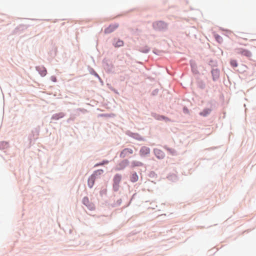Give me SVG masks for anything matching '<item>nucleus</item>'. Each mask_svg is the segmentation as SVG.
<instances>
[{
  "label": "nucleus",
  "mask_w": 256,
  "mask_h": 256,
  "mask_svg": "<svg viewBox=\"0 0 256 256\" xmlns=\"http://www.w3.org/2000/svg\"><path fill=\"white\" fill-rule=\"evenodd\" d=\"M236 50L238 54L245 56L247 58H250L252 56L251 52L248 50L244 49L242 48H238L236 49Z\"/></svg>",
  "instance_id": "obj_3"
},
{
  "label": "nucleus",
  "mask_w": 256,
  "mask_h": 256,
  "mask_svg": "<svg viewBox=\"0 0 256 256\" xmlns=\"http://www.w3.org/2000/svg\"><path fill=\"white\" fill-rule=\"evenodd\" d=\"M104 172V170H98L94 172V174L95 175H100L102 174Z\"/></svg>",
  "instance_id": "obj_17"
},
{
  "label": "nucleus",
  "mask_w": 256,
  "mask_h": 256,
  "mask_svg": "<svg viewBox=\"0 0 256 256\" xmlns=\"http://www.w3.org/2000/svg\"><path fill=\"white\" fill-rule=\"evenodd\" d=\"M133 153V150L131 148H126L124 149L120 154V157L124 158L128 156Z\"/></svg>",
  "instance_id": "obj_4"
},
{
  "label": "nucleus",
  "mask_w": 256,
  "mask_h": 256,
  "mask_svg": "<svg viewBox=\"0 0 256 256\" xmlns=\"http://www.w3.org/2000/svg\"><path fill=\"white\" fill-rule=\"evenodd\" d=\"M96 179V176L94 174H92L88 178V186L91 188L94 184Z\"/></svg>",
  "instance_id": "obj_10"
},
{
  "label": "nucleus",
  "mask_w": 256,
  "mask_h": 256,
  "mask_svg": "<svg viewBox=\"0 0 256 256\" xmlns=\"http://www.w3.org/2000/svg\"><path fill=\"white\" fill-rule=\"evenodd\" d=\"M118 26V24H110L104 30V33L110 34L114 32Z\"/></svg>",
  "instance_id": "obj_6"
},
{
  "label": "nucleus",
  "mask_w": 256,
  "mask_h": 256,
  "mask_svg": "<svg viewBox=\"0 0 256 256\" xmlns=\"http://www.w3.org/2000/svg\"><path fill=\"white\" fill-rule=\"evenodd\" d=\"M88 208H89L90 210H93L94 209V206L93 204H88Z\"/></svg>",
  "instance_id": "obj_20"
},
{
  "label": "nucleus",
  "mask_w": 256,
  "mask_h": 256,
  "mask_svg": "<svg viewBox=\"0 0 256 256\" xmlns=\"http://www.w3.org/2000/svg\"><path fill=\"white\" fill-rule=\"evenodd\" d=\"M133 166H140L143 165V164L140 162L134 161L132 163Z\"/></svg>",
  "instance_id": "obj_13"
},
{
  "label": "nucleus",
  "mask_w": 256,
  "mask_h": 256,
  "mask_svg": "<svg viewBox=\"0 0 256 256\" xmlns=\"http://www.w3.org/2000/svg\"><path fill=\"white\" fill-rule=\"evenodd\" d=\"M122 180V176L116 174L114 178L113 188L114 191H118L120 188V184Z\"/></svg>",
  "instance_id": "obj_1"
},
{
  "label": "nucleus",
  "mask_w": 256,
  "mask_h": 256,
  "mask_svg": "<svg viewBox=\"0 0 256 256\" xmlns=\"http://www.w3.org/2000/svg\"><path fill=\"white\" fill-rule=\"evenodd\" d=\"M166 149L168 151L170 154H175V152L174 150L166 148Z\"/></svg>",
  "instance_id": "obj_19"
},
{
  "label": "nucleus",
  "mask_w": 256,
  "mask_h": 256,
  "mask_svg": "<svg viewBox=\"0 0 256 256\" xmlns=\"http://www.w3.org/2000/svg\"><path fill=\"white\" fill-rule=\"evenodd\" d=\"M230 65L234 68L238 66V63L236 60H232L230 62Z\"/></svg>",
  "instance_id": "obj_14"
},
{
  "label": "nucleus",
  "mask_w": 256,
  "mask_h": 256,
  "mask_svg": "<svg viewBox=\"0 0 256 256\" xmlns=\"http://www.w3.org/2000/svg\"><path fill=\"white\" fill-rule=\"evenodd\" d=\"M137 178H138L136 174H134L132 176V178L133 179L132 180V182H136V181L137 180Z\"/></svg>",
  "instance_id": "obj_21"
},
{
  "label": "nucleus",
  "mask_w": 256,
  "mask_h": 256,
  "mask_svg": "<svg viewBox=\"0 0 256 256\" xmlns=\"http://www.w3.org/2000/svg\"><path fill=\"white\" fill-rule=\"evenodd\" d=\"M150 152V149L146 146H142L140 151V154L141 156H146Z\"/></svg>",
  "instance_id": "obj_7"
},
{
  "label": "nucleus",
  "mask_w": 256,
  "mask_h": 256,
  "mask_svg": "<svg viewBox=\"0 0 256 256\" xmlns=\"http://www.w3.org/2000/svg\"><path fill=\"white\" fill-rule=\"evenodd\" d=\"M212 74L213 75H215L216 76V78H218V76H219V72L218 70H212Z\"/></svg>",
  "instance_id": "obj_16"
},
{
  "label": "nucleus",
  "mask_w": 256,
  "mask_h": 256,
  "mask_svg": "<svg viewBox=\"0 0 256 256\" xmlns=\"http://www.w3.org/2000/svg\"><path fill=\"white\" fill-rule=\"evenodd\" d=\"M128 161L127 160H122L116 166V170H120L124 169L126 166L128 164Z\"/></svg>",
  "instance_id": "obj_5"
},
{
  "label": "nucleus",
  "mask_w": 256,
  "mask_h": 256,
  "mask_svg": "<svg viewBox=\"0 0 256 256\" xmlns=\"http://www.w3.org/2000/svg\"><path fill=\"white\" fill-rule=\"evenodd\" d=\"M211 111H212L211 109L206 108V109L204 110L203 111L200 113V115H202V116H206L207 115H208V114H210V112H211Z\"/></svg>",
  "instance_id": "obj_11"
},
{
  "label": "nucleus",
  "mask_w": 256,
  "mask_h": 256,
  "mask_svg": "<svg viewBox=\"0 0 256 256\" xmlns=\"http://www.w3.org/2000/svg\"><path fill=\"white\" fill-rule=\"evenodd\" d=\"M153 26L156 30H163L167 28V24L162 21H159L154 22Z\"/></svg>",
  "instance_id": "obj_2"
},
{
  "label": "nucleus",
  "mask_w": 256,
  "mask_h": 256,
  "mask_svg": "<svg viewBox=\"0 0 256 256\" xmlns=\"http://www.w3.org/2000/svg\"><path fill=\"white\" fill-rule=\"evenodd\" d=\"M124 44V42L123 40L119 39V38H114L113 45L116 48H118L120 46H122Z\"/></svg>",
  "instance_id": "obj_9"
},
{
  "label": "nucleus",
  "mask_w": 256,
  "mask_h": 256,
  "mask_svg": "<svg viewBox=\"0 0 256 256\" xmlns=\"http://www.w3.org/2000/svg\"><path fill=\"white\" fill-rule=\"evenodd\" d=\"M82 202L84 204H85L86 206H88V204H89L88 198L87 197H84L83 198Z\"/></svg>",
  "instance_id": "obj_15"
},
{
  "label": "nucleus",
  "mask_w": 256,
  "mask_h": 256,
  "mask_svg": "<svg viewBox=\"0 0 256 256\" xmlns=\"http://www.w3.org/2000/svg\"><path fill=\"white\" fill-rule=\"evenodd\" d=\"M46 70H44L42 72V73H41V75H42V76H46Z\"/></svg>",
  "instance_id": "obj_22"
},
{
  "label": "nucleus",
  "mask_w": 256,
  "mask_h": 256,
  "mask_svg": "<svg viewBox=\"0 0 256 256\" xmlns=\"http://www.w3.org/2000/svg\"><path fill=\"white\" fill-rule=\"evenodd\" d=\"M108 162V160H104L102 162L96 164L95 166H102L104 164H107Z\"/></svg>",
  "instance_id": "obj_18"
},
{
  "label": "nucleus",
  "mask_w": 256,
  "mask_h": 256,
  "mask_svg": "<svg viewBox=\"0 0 256 256\" xmlns=\"http://www.w3.org/2000/svg\"><path fill=\"white\" fill-rule=\"evenodd\" d=\"M214 38H216V40L219 43H221V42H222V38L220 36H219V35H218V34H215V33H214Z\"/></svg>",
  "instance_id": "obj_12"
},
{
  "label": "nucleus",
  "mask_w": 256,
  "mask_h": 256,
  "mask_svg": "<svg viewBox=\"0 0 256 256\" xmlns=\"http://www.w3.org/2000/svg\"><path fill=\"white\" fill-rule=\"evenodd\" d=\"M154 153L156 156L159 159L163 158L164 157V153L159 149H154Z\"/></svg>",
  "instance_id": "obj_8"
}]
</instances>
